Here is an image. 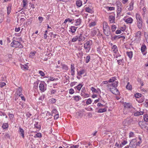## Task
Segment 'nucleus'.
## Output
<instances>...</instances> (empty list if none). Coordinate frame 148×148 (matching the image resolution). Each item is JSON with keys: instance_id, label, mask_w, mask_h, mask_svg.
<instances>
[{"instance_id": "1", "label": "nucleus", "mask_w": 148, "mask_h": 148, "mask_svg": "<svg viewBox=\"0 0 148 148\" xmlns=\"http://www.w3.org/2000/svg\"><path fill=\"white\" fill-rule=\"evenodd\" d=\"M118 83V81H116L113 84H109L107 85V88L112 93L115 95H118L119 94V90L116 88Z\"/></svg>"}, {"instance_id": "2", "label": "nucleus", "mask_w": 148, "mask_h": 148, "mask_svg": "<svg viewBox=\"0 0 148 148\" xmlns=\"http://www.w3.org/2000/svg\"><path fill=\"white\" fill-rule=\"evenodd\" d=\"M103 28L104 34L106 36H109L110 34V28L107 23L106 21L103 22Z\"/></svg>"}, {"instance_id": "3", "label": "nucleus", "mask_w": 148, "mask_h": 148, "mask_svg": "<svg viewBox=\"0 0 148 148\" xmlns=\"http://www.w3.org/2000/svg\"><path fill=\"white\" fill-rule=\"evenodd\" d=\"M136 17L137 20V26L139 29H141L143 25L142 19L140 15L138 13L136 14Z\"/></svg>"}, {"instance_id": "4", "label": "nucleus", "mask_w": 148, "mask_h": 148, "mask_svg": "<svg viewBox=\"0 0 148 148\" xmlns=\"http://www.w3.org/2000/svg\"><path fill=\"white\" fill-rule=\"evenodd\" d=\"M92 45V41L90 40L87 41L84 44V48L86 50V53L88 52L90 50L91 47Z\"/></svg>"}, {"instance_id": "5", "label": "nucleus", "mask_w": 148, "mask_h": 148, "mask_svg": "<svg viewBox=\"0 0 148 148\" xmlns=\"http://www.w3.org/2000/svg\"><path fill=\"white\" fill-rule=\"evenodd\" d=\"M11 46L13 47L21 48L23 47L22 45L20 42L14 40H13L11 43Z\"/></svg>"}, {"instance_id": "6", "label": "nucleus", "mask_w": 148, "mask_h": 148, "mask_svg": "<svg viewBox=\"0 0 148 148\" xmlns=\"http://www.w3.org/2000/svg\"><path fill=\"white\" fill-rule=\"evenodd\" d=\"M136 139H133L129 145V148H136Z\"/></svg>"}, {"instance_id": "7", "label": "nucleus", "mask_w": 148, "mask_h": 148, "mask_svg": "<svg viewBox=\"0 0 148 148\" xmlns=\"http://www.w3.org/2000/svg\"><path fill=\"white\" fill-rule=\"evenodd\" d=\"M132 119L130 117H128L123 122V123L125 125L131 123L132 122Z\"/></svg>"}, {"instance_id": "8", "label": "nucleus", "mask_w": 148, "mask_h": 148, "mask_svg": "<svg viewBox=\"0 0 148 148\" xmlns=\"http://www.w3.org/2000/svg\"><path fill=\"white\" fill-rule=\"evenodd\" d=\"M78 41L79 42L83 41L84 40L85 38L82 34H79L77 36Z\"/></svg>"}, {"instance_id": "9", "label": "nucleus", "mask_w": 148, "mask_h": 148, "mask_svg": "<svg viewBox=\"0 0 148 148\" xmlns=\"http://www.w3.org/2000/svg\"><path fill=\"white\" fill-rule=\"evenodd\" d=\"M39 88L41 92H44L46 90V88L45 87L44 84L42 83H40L39 85Z\"/></svg>"}, {"instance_id": "10", "label": "nucleus", "mask_w": 148, "mask_h": 148, "mask_svg": "<svg viewBox=\"0 0 148 148\" xmlns=\"http://www.w3.org/2000/svg\"><path fill=\"white\" fill-rule=\"evenodd\" d=\"M71 75L72 76H74L75 73V67L74 64H71Z\"/></svg>"}, {"instance_id": "11", "label": "nucleus", "mask_w": 148, "mask_h": 148, "mask_svg": "<svg viewBox=\"0 0 148 148\" xmlns=\"http://www.w3.org/2000/svg\"><path fill=\"white\" fill-rule=\"evenodd\" d=\"M16 94L19 95V96H21L22 95V89L20 87H19L18 88L16 89Z\"/></svg>"}, {"instance_id": "12", "label": "nucleus", "mask_w": 148, "mask_h": 148, "mask_svg": "<svg viewBox=\"0 0 148 148\" xmlns=\"http://www.w3.org/2000/svg\"><path fill=\"white\" fill-rule=\"evenodd\" d=\"M134 3L133 1H132L129 4V5L127 6V7H128V10L130 11H131L133 9V5Z\"/></svg>"}, {"instance_id": "13", "label": "nucleus", "mask_w": 148, "mask_h": 148, "mask_svg": "<svg viewBox=\"0 0 148 148\" xmlns=\"http://www.w3.org/2000/svg\"><path fill=\"white\" fill-rule=\"evenodd\" d=\"M12 6V4H9L7 7V13L8 15L10 14L11 12Z\"/></svg>"}, {"instance_id": "14", "label": "nucleus", "mask_w": 148, "mask_h": 148, "mask_svg": "<svg viewBox=\"0 0 148 148\" xmlns=\"http://www.w3.org/2000/svg\"><path fill=\"white\" fill-rule=\"evenodd\" d=\"M138 125L141 127V128L143 130H145V128L146 127L144 124L143 122L139 121L138 122Z\"/></svg>"}, {"instance_id": "15", "label": "nucleus", "mask_w": 148, "mask_h": 148, "mask_svg": "<svg viewBox=\"0 0 148 148\" xmlns=\"http://www.w3.org/2000/svg\"><path fill=\"white\" fill-rule=\"evenodd\" d=\"M86 11L89 13H92L93 12V11L91 7H86L85 8Z\"/></svg>"}, {"instance_id": "16", "label": "nucleus", "mask_w": 148, "mask_h": 148, "mask_svg": "<svg viewBox=\"0 0 148 148\" xmlns=\"http://www.w3.org/2000/svg\"><path fill=\"white\" fill-rule=\"evenodd\" d=\"M112 48L113 52L115 53H116L118 51L117 47L116 45H114Z\"/></svg>"}, {"instance_id": "17", "label": "nucleus", "mask_w": 148, "mask_h": 148, "mask_svg": "<svg viewBox=\"0 0 148 148\" xmlns=\"http://www.w3.org/2000/svg\"><path fill=\"white\" fill-rule=\"evenodd\" d=\"M143 113L144 112L143 111H137L134 113V115L136 116H139L143 114Z\"/></svg>"}, {"instance_id": "18", "label": "nucleus", "mask_w": 148, "mask_h": 148, "mask_svg": "<svg viewBox=\"0 0 148 148\" xmlns=\"http://www.w3.org/2000/svg\"><path fill=\"white\" fill-rule=\"evenodd\" d=\"M124 106L125 109L130 108L131 107V105L130 103L125 102L124 103Z\"/></svg>"}, {"instance_id": "19", "label": "nucleus", "mask_w": 148, "mask_h": 148, "mask_svg": "<svg viewBox=\"0 0 148 148\" xmlns=\"http://www.w3.org/2000/svg\"><path fill=\"white\" fill-rule=\"evenodd\" d=\"M20 66L22 69L23 70H27L28 68V65L26 64L22 65L20 64Z\"/></svg>"}, {"instance_id": "20", "label": "nucleus", "mask_w": 148, "mask_h": 148, "mask_svg": "<svg viewBox=\"0 0 148 148\" xmlns=\"http://www.w3.org/2000/svg\"><path fill=\"white\" fill-rule=\"evenodd\" d=\"M19 132L20 133V134L22 136L23 138H24V130L21 127L19 128Z\"/></svg>"}, {"instance_id": "21", "label": "nucleus", "mask_w": 148, "mask_h": 148, "mask_svg": "<svg viewBox=\"0 0 148 148\" xmlns=\"http://www.w3.org/2000/svg\"><path fill=\"white\" fill-rule=\"evenodd\" d=\"M115 17L113 16H110L109 20L110 23H114Z\"/></svg>"}, {"instance_id": "22", "label": "nucleus", "mask_w": 148, "mask_h": 148, "mask_svg": "<svg viewBox=\"0 0 148 148\" xmlns=\"http://www.w3.org/2000/svg\"><path fill=\"white\" fill-rule=\"evenodd\" d=\"M133 21L132 18H129L126 19L125 22L128 23H132Z\"/></svg>"}, {"instance_id": "23", "label": "nucleus", "mask_w": 148, "mask_h": 148, "mask_svg": "<svg viewBox=\"0 0 148 148\" xmlns=\"http://www.w3.org/2000/svg\"><path fill=\"white\" fill-rule=\"evenodd\" d=\"M77 28L75 26H72L70 28L71 31L72 33H74L76 31Z\"/></svg>"}, {"instance_id": "24", "label": "nucleus", "mask_w": 148, "mask_h": 148, "mask_svg": "<svg viewBox=\"0 0 148 148\" xmlns=\"http://www.w3.org/2000/svg\"><path fill=\"white\" fill-rule=\"evenodd\" d=\"M61 65L62 66V68L65 70H67L69 69L67 65L64 64H61Z\"/></svg>"}, {"instance_id": "25", "label": "nucleus", "mask_w": 148, "mask_h": 148, "mask_svg": "<svg viewBox=\"0 0 148 148\" xmlns=\"http://www.w3.org/2000/svg\"><path fill=\"white\" fill-rule=\"evenodd\" d=\"M127 54L130 59H131L132 58L133 56V53L132 51H130V52H127Z\"/></svg>"}, {"instance_id": "26", "label": "nucleus", "mask_w": 148, "mask_h": 148, "mask_svg": "<svg viewBox=\"0 0 148 148\" xmlns=\"http://www.w3.org/2000/svg\"><path fill=\"white\" fill-rule=\"evenodd\" d=\"M147 47L146 45H142L141 48V50L142 52H143L145 51V50L146 49Z\"/></svg>"}, {"instance_id": "27", "label": "nucleus", "mask_w": 148, "mask_h": 148, "mask_svg": "<svg viewBox=\"0 0 148 148\" xmlns=\"http://www.w3.org/2000/svg\"><path fill=\"white\" fill-rule=\"evenodd\" d=\"M76 4L77 6L80 7L82 5V1L80 0H77L76 1Z\"/></svg>"}, {"instance_id": "28", "label": "nucleus", "mask_w": 148, "mask_h": 148, "mask_svg": "<svg viewBox=\"0 0 148 148\" xmlns=\"http://www.w3.org/2000/svg\"><path fill=\"white\" fill-rule=\"evenodd\" d=\"M72 21V20L71 19L69 18H67L65 19L64 20L63 24L65 25L66 24V23L67 22H71Z\"/></svg>"}, {"instance_id": "29", "label": "nucleus", "mask_w": 148, "mask_h": 148, "mask_svg": "<svg viewBox=\"0 0 148 148\" xmlns=\"http://www.w3.org/2000/svg\"><path fill=\"white\" fill-rule=\"evenodd\" d=\"M126 88L129 90H131L132 89V87L131 85L130 84L129 82L127 83V84L126 86Z\"/></svg>"}, {"instance_id": "30", "label": "nucleus", "mask_w": 148, "mask_h": 148, "mask_svg": "<svg viewBox=\"0 0 148 148\" xmlns=\"http://www.w3.org/2000/svg\"><path fill=\"white\" fill-rule=\"evenodd\" d=\"M81 19L80 18L76 20V24L75 25H79L81 23Z\"/></svg>"}, {"instance_id": "31", "label": "nucleus", "mask_w": 148, "mask_h": 148, "mask_svg": "<svg viewBox=\"0 0 148 148\" xmlns=\"http://www.w3.org/2000/svg\"><path fill=\"white\" fill-rule=\"evenodd\" d=\"M144 120L145 122L148 121V115L147 114H145L144 115Z\"/></svg>"}, {"instance_id": "32", "label": "nucleus", "mask_w": 148, "mask_h": 148, "mask_svg": "<svg viewBox=\"0 0 148 148\" xmlns=\"http://www.w3.org/2000/svg\"><path fill=\"white\" fill-rule=\"evenodd\" d=\"M77 40H78L77 38V36H75L72 39V42H76Z\"/></svg>"}, {"instance_id": "33", "label": "nucleus", "mask_w": 148, "mask_h": 148, "mask_svg": "<svg viewBox=\"0 0 148 148\" xmlns=\"http://www.w3.org/2000/svg\"><path fill=\"white\" fill-rule=\"evenodd\" d=\"M107 110L105 108L100 109L98 110V112L102 113L106 112Z\"/></svg>"}, {"instance_id": "34", "label": "nucleus", "mask_w": 148, "mask_h": 148, "mask_svg": "<svg viewBox=\"0 0 148 148\" xmlns=\"http://www.w3.org/2000/svg\"><path fill=\"white\" fill-rule=\"evenodd\" d=\"M83 85L82 84H78L77 86H76L75 88H76L79 91L82 87Z\"/></svg>"}, {"instance_id": "35", "label": "nucleus", "mask_w": 148, "mask_h": 148, "mask_svg": "<svg viewBox=\"0 0 148 148\" xmlns=\"http://www.w3.org/2000/svg\"><path fill=\"white\" fill-rule=\"evenodd\" d=\"M141 32L140 31H138L136 32V36L137 38H140V37Z\"/></svg>"}, {"instance_id": "36", "label": "nucleus", "mask_w": 148, "mask_h": 148, "mask_svg": "<svg viewBox=\"0 0 148 148\" xmlns=\"http://www.w3.org/2000/svg\"><path fill=\"white\" fill-rule=\"evenodd\" d=\"M84 73V70H81L79 72H77L78 75L81 76V75L83 74Z\"/></svg>"}, {"instance_id": "37", "label": "nucleus", "mask_w": 148, "mask_h": 148, "mask_svg": "<svg viewBox=\"0 0 148 148\" xmlns=\"http://www.w3.org/2000/svg\"><path fill=\"white\" fill-rule=\"evenodd\" d=\"M8 125L7 123H4L2 126V127L3 129H6L8 127Z\"/></svg>"}, {"instance_id": "38", "label": "nucleus", "mask_w": 148, "mask_h": 148, "mask_svg": "<svg viewBox=\"0 0 148 148\" xmlns=\"http://www.w3.org/2000/svg\"><path fill=\"white\" fill-rule=\"evenodd\" d=\"M116 78L114 77H112L108 81V82L111 83L113 82H115L114 81L115 80Z\"/></svg>"}, {"instance_id": "39", "label": "nucleus", "mask_w": 148, "mask_h": 148, "mask_svg": "<svg viewBox=\"0 0 148 148\" xmlns=\"http://www.w3.org/2000/svg\"><path fill=\"white\" fill-rule=\"evenodd\" d=\"M90 57L89 55L88 56L86 59V63H88L90 60Z\"/></svg>"}, {"instance_id": "40", "label": "nucleus", "mask_w": 148, "mask_h": 148, "mask_svg": "<svg viewBox=\"0 0 148 148\" xmlns=\"http://www.w3.org/2000/svg\"><path fill=\"white\" fill-rule=\"evenodd\" d=\"M91 90L92 92L93 93H98V92L96 90L94 87H92L91 88Z\"/></svg>"}, {"instance_id": "41", "label": "nucleus", "mask_w": 148, "mask_h": 148, "mask_svg": "<svg viewBox=\"0 0 148 148\" xmlns=\"http://www.w3.org/2000/svg\"><path fill=\"white\" fill-rule=\"evenodd\" d=\"M123 36H115L114 37V40L119 39L123 37Z\"/></svg>"}, {"instance_id": "42", "label": "nucleus", "mask_w": 148, "mask_h": 148, "mask_svg": "<svg viewBox=\"0 0 148 148\" xmlns=\"http://www.w3.org/2000/svg\"><path fill=\"white\" fill-rule=\"evenodd\" d=\"M73 98L75 100L78 101L79 100L80 97L79 96H75Z\"/></svg>"}, {"instance_id": "43", "label": "nucleus", "mask_w": 148, "mask_h": 148, "mask_svg": "<svg viewBox=\"0 0 148 148\" xmlns=\"http://www.w3.org/2000/svg\"><path fill=\"white\" fill-rule=\"evenodd\" d=\"M138 139L139 140V141L137 143H136V145H139L140 144L142 143V141L141 140V138L140 137H139L138 138Z\"/></svg>"}, {"instance_id": "44", "label": "nucleus", "mask_w": 148, "mask_h": 148, "mask_svg": "<svg viewBox=\"0 0 148 148\" xmlns=\"http://www.w3.org/2000/svg\"><path fill=\"white\" fill-rule=\"evenodd\" d=\"M116 28V25H113L112 26L111 29L112 31V32H114Z\"/></svg>"}, {"instance_id": "45", "label": "nucleus", "mask_w": 148, "mask_h": 148, "mask_svg": "<svg viewBox=\"0 0 148 148\" xmlns=\"http://www.w3.org/2000/svg\"><path fill=\"white\" fill-rule=\"evenodd\" d=\"M92 102V101L91 99L90 98H89L86 101V104L87 105H89L91 104Z\"/></svg>"}, {"instance_id": "46", "label": "nucleus", "mask_w": 148, "mask_h": 148, "mask_svg": "<svg viewBox=\"0 0 148 148\" xmlns=\"http://www.w3.org/2000/svg\"><path fill=\"white\" fill-rule=\"evenodd\" d=\"M4 18L3 16L1 14H0V23H1L3 21Z\"/></svg>"}, {"instance_id": "47", "label": "nucleus", "mask_w": 148, "mask_h": 148, "mask_svg": "<svg viewBox=\"0 0 148 148\" xmlns=\"http://www.w3.org/2000/svg\"><path fill=\"white\" fill-rule=\"evenodd\" d=\"M41 134L40 133H38L36 134L35 136H34V137H38L40 138L41 137Z\"/></svg>"}, {"instance_id": "48", "label": "nucleus", "mask_w": 148, "mask_h": 148, "mask_svg": "<svg viewBox=\"0 0 148 148\" xmlns=\"http://www.w3.org/2000/svg\"><path fill=\"white\" fill-rule=\"evenodd\" d=\"M35 53L34 52H31L29 54V56L30 58H33L34 56Z\"/></svg>"}, {"instance_id": "49", "label": "nucleus", "mask_w": 148, "mask_h": 148, "mask_svg": "<svg viewBox=\"0 0 148 148\" xmlns=\"http://www.w3.org/2000/svg\"><path fill=\"white\" fill-rule=\"evenodd\" d=\"M141 94L139 93H136L135 95V97L136 98H138L139 97H141Z\"/></svg>"}, {"instance_id": "50", "label": "nucleus", "mask_w": 148, "mask_h": 148, "mask_svg": "<svg viewBox=\"0 0 148 148\" xmlns=\"http://www.w3.org/2000/svg\"><path fill=\"white\" fill-rule=\"evenodd\" d=\"M12 36H9V37L7 38V40L8 43H10L11 42V39L12 38Z\"/></svg>"}, {"instance_id": "51", "label": "nucleus", "mask_w": 148, "mask_h": 148, "mask_svg": "<svg viewBox=\"0 0 148 148\" xmlns=\"http://www.w3.org/2000/svg\"><path fill=\"white\" fill-rule=\"evenodd\" d=\"M96 25V23L94 22H92L90 23L89 24V26L90 27H92V26H94Z\"/></svg>"}, {"instance_id": "52", "label": "nucleus", "mask_w": 148, "mask_h": 148, "mask_svg": "<svg viewBox=\"0 0 148 148\" xmlns=\"http://www.w3.org/2000/svg\"><path fill=\"white\" fill-rule=\"evenodd\" d=\"M27 0H23V6L25 7L26 6V5L27 4Z\"/></svg>"}, {"instance_id": "53", "label": "nucleus", "mask_w": 148, "mask_h": 148, "mask_svg": "<svg viewBox=\"0 0 148 148\" xmlns=\"http://www.w3.org/2000/svg\"><path fill=\"white\" fill-rule=\"evenodd\" d=\"M9 116L10 118V120H12L14 117V115L13 114H9Z\"/></svg>"}, {"instance_id": "54", "label": "nucleus", "mask_w": 148, "mask_h": 148, "mask_svg": "<svg viewBox=\"0 0 148 148\" xmlns=\"http://www.w3.org/2000/svg\"><path fill=\"white\" fill-rule=\"evenodd\" d=\"M116 5L117 6H121L122 5V3L120 1H117L116 3Z\"/></svg>"}, {"instance_id": "55", "label": "nucleus", "mask_w": 148, "mask_h": 148, "mask_svg": "<svg viewBox=\"0 0 148 148\" xmlns=\"http://www.w3.org/2000/svg\"><path fill=\"white\" fill-rule=\"evenodd\" d=\"M40 74L42 76H44L45 75L44 73L41 71H38Z\"/></svg>"}, {"instance_id": "56", "label": "nucleus", "mask_w": 148, "mask_h": 148, "mask_svg": "<svg viewBox=\"0 0 148 148\" xmlns=\"http://www.w3.org/2000/svg\"><path fill=\"white\" fill-rule=\"evenodd\" d=\"M47 30H46L44 34V38L45 39H46L47 38Z\"/></svg>"}, {"instance_id": "57", "label": "nucleus", "mask_w": 148, "mask_h": 148, "mask_svg": "<svg viewBox=\"0 0 148 148\" xmlns=\"http://www.w3.org/2000/svg\"><path fill=\"white\" fill-rule=\"evenodd\" d=\"M79 147V145H73L71 146V147H69V148H78Z\"/></svg>"}, {"instance_id": "58", "label": "nucleus", "mask_w": 148, "mask_h": 148, "mask_svg": "<svg viewBox=\"0 0 148 148\" xmlns=\"http://www.w3.org/2000/svg\"><path fill=\"white\" fill-rule=\"evenodd\" d=\"M74 90L72 88L70 89L69 90V93L70 94H73L74 93Z\"/></svg>"}, {"instance_id": "59", "label": "nucleus", "mask_w": 148, "mask_h": 148, "mask_svg": "<svg viewBox=\"0 0 148 148\" xmlns=\"http://www.w3.org/2000/svg\"><path fill=\"white\" fill-rule=\"evenodd\" d=\"M134 134L133 132H131L129 133V136L130 138L134 136Z\"/></svg>"}, {"instance_id": "60", "label": "nucleus", "mask_w": 148, "mask_h": 148, "mask_svg": "<svg viewBox=\"0 0 148 148\" xmlns=\"http://www.w3.org/2000/svg\"><path fill=\"white\" fill-rule=\"evenodd\" d=\"M122 9L119 8H117V13L118 15L119 14H120V13Z\"/></svg>"}, {"instance_id": "61", "label": "nucleus", "mask_w": 148, "mask_h": 148, "mask_svg": "<svg viewBox=\"0 0 148 148\" xmlns=\"http://www.w3.org/2000/svg\"><path fill=\"white\" fill-rule=\"evenodd\" d=\"M38 20H39V22L41 23L43 20V18L40 16L38 17Z\"/></svg>"}, {"instance_id": "62", "label": "nucleus", "mask_w": 148, "mask_h": 148, "mask_svg": "<svg viewBox=\"0 0 148 148\" xmlns=\"http://www.w3.org/2000/svg\"><path fill=\"white\" fill-rule=\"evenodd\" d=\"M127 143V141L125 140H124L123 142L121 143V145H126Z\"/></svg>"}, {"instance_id": "63", "label": "nucleus", "mask_w": 148, "mask_h": 148, "mask_svg": "<svg viewBox=\"0 0 148 148\" xmlns=\"http://www.w3.org/2000/svg\"><path fill=\"white\" fill-rule=\"evenodd\" d=\"M59 117V115L58 114H57L54 116V119H57Z\"/></svg>"}, {"instance_id": "64", "label": "nucleus", "mask_w": 148, "mask_h": 148, "mask_svg": "<svg viewBox=\"0 0 148 148\" xmlns=\"http://www.w3.org/2000/svg\"><path fill=\"white\" fill-rule=\"evenodd\" d=\"M108 81H103L101 84L103 85L104 84H107L108 83Z\"/></svg>"}]
</instances>
